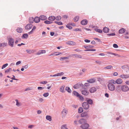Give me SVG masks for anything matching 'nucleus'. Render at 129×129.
<instances>
[{
	"label": "nucleus",
	"instance_id": "a878e982",
	"mask_svg": "<svg viewBox=\"0 0 129 129\" xmlns=\"http://www.w3.org/2000/svg\"><path fill=\"white\" fill-rule=\"evenodd\" d=\"M73 56H74L75 57H76L78 58H81L82 56L80 55H78L76 54H74L72 55Z\"/></svg>",
	"mask_w": 129,
	"mask_h": 129
},
{
	"label": "nucleus",
	"instance_id": "4c0bfd02",
	"mask_svg": "<svg viewBox=\"0 0 129 129\" xmlns=\"http://www.w3.org/2000/svg\"><path fill=\"white\" fill-rule=\"evenodd\" d=\"M44 23L47 24H50L53 23L52 21H49L48 20H46L44 22Z\"/></svg>",
	"mask_w": 129,
	"mask_h": 129
},
{
	"label": "nucleus",
	"instance_id": "c85d7f7f",
	"mask_svg": "<svg viewBox=\"0 0 129 129\" xmlns=\"http://www.w3.org/2000/svg\"><path fill=\"white\" fill-rule=\"evenodd\" d=\"M46 119L49 120V121H51L52 120V118L51 116L49 115H47L46 116Z\"/></svg>",
	"mask_w": 129,
	"mask_h": 129
},
{
	"label": "nucleus",
	"instance_id": "423d86ee",
	"mask_svg": "<svg viewBox=\"0 0 129 129\" xmlns=\"http://www.w3.org/2000/svg\"><path fill=\"white\" fill-rule=\"evenodd\" d=\"M81 116L82 117H86V118H88L89 117V116L87 112H84L81 114Z\"/></svg>",
	"mask_w": 129,
	"mask_h": 129
},
{
	"label": "nucleus",
	"instance_id": "3c124183",
	"mask_svg": "<svg viewBox=\"0 0 129 129\" xmlns=\"http://www.w3.org/2000/svg\"><path fill=\"white\" fill-rule=\"evenodd\" d=\"M49 94V93L48 92H46L44 93L43 94V96L45 97H47L48 96Z\"/></svg>",
	"mask_w": 129,
	"mask_h": 129
},
{
	"label": "nucleus",
	"instance_id": "13d9d810",
	"mask_svg": "<svg viewBox=\"0 0 129 129\" xmlns=\"http://www.w3.org/2000/svg\"><path fill=\"white\" fill-rule=\"evenodd\" d=\"M113 47L114 48H117L118 47V45L116 44H114L113 45Z\"/></svg>",
	"mask_w": 129,
	"mask_h": 129
},
{
	"label": "nucleus",
	"instance_id": "79ce46f5",
	"mask_svg": "<svg viewBox=\"0 0 129 129\" xmlns=\"http://www.w3.org/2000/svg\"><path fill=\"white\" fill-rule=\"evenodd\" d=\"M74 43V42L72 41H68L66 42V43L70 45H72Z\"/></svg>",
	"mask_w": 129,
	"mask_h": 129
},
{
	"label": "nucleus",
	"instance_id": "de8ad7c7",
	"mask_svg": "<svg viewBox=\"0 0 129 129\" xmlns=\"http://www.w3.org/2000/svg\"><path fill=\"white\" fill-rule=\"evenodd\" d=\"M96 50L95 49H86L84 50V51H95Z\"/></svg>",
	"mask_w": 129,
	"mask_h": 129
},
{
	"label": "nucleus",
	"instance_id": "412c9836",
	"mask_svg": "<svg viewBox=\"0 0 129 129\" xmlns=\"http://www.w3.org/2000/svg\"><path fill=\"white\" fill-rule=\"evenodd\" d=\"M28 35L27 34H24L21 36V38L23 39H26L28 38Z\"/></svg>",
	"mask_w": 129,
	"mask_h": 129
},
{
	"label": "nucleus",
	"instance_id": "9b49d317",
	"mask_svg": "<svg viewBox=\"0 0 129 129\" xmlns=\"http://www.w3.org/2000/svg\"><path fill=\"white\" fill-rule=\"evenodd\" d=\"M120 77L123 78H127L129 77V75L128 74H123L120 75Z\"/></svg>",
	"mask_w": 129,
	"mask_h": 129
},
{
	"label": "nucleus",
	"instance_id": "37998d69",
	"mask_svg": "<svg viewBox=\"0 0 129 129\" xmlns=\"http://www.w3.org/2000/svg\"><path fill=\"white\" fill-rule=\"evenodd\" d=\"M66 27L69 29H71L72 28V27L70 26V24L67 25Z\"/></svg>",
	"mask_w": 129,
	"mask_h": 129
},
{
	"label": "nucleus",
	"instance_id": "b1692460",
	"mask_svg": "<svg viewBox=\"0 0 129 129\" xmlns=\"http://www.w3.org/2000/svg\"><path fill=\"white\" fill-rule=\"evenodd\" d=\"M16 30L18 33H21L22 32L23 29L22 28L19 27L16 29Z\"/></svg>",
	"mask_w": 129,
	"mask_h": 129
},
{
	"label": "nucleus",
	"instance_id": "49530a36",
	"mask_svg": "<svg viewBox=\"0 0 129 129\" xmlns=\"http://www.w3.org/2000/svg\"><path fill=\"white\" fill-rule=\"evenodd\" d=\"M11 70V68H9L8 69H7L5 71V73H8L9 71Z\"/></svg>",
	"mask_w": 129,
	"mask_h": 129
},
{
	"label": "nucleus",
	"instance_id": "c9c22d12",
	"mask_svg": "<svg viewBox=\"0 0 129 129\" xmlns=\"http://www.w3.org/2000/svg\"><path fill=\"white\" fill-rule=\"evenodd\" d=\"M69 57L68 56L61 57L60 58V60H63L64 59H68Z\"/></svg>",
	"mask_w": 129,
	"mask_h": 129
},
{
	"label": "nucleus",
	"instance_id": "338daca9",
	"mask_svg": "<svg viewBox=\"0 0 129 129\" xmlns=\"http://www.w3.org/2000/svg\"><path fill=\"white\" fill-rule=\"evenodd\" d=\"M121 86L120 85H118V86H117L116 88V90H119L120 89H121Z\"/></svg>",
	"mask_w": 129,
	"mask_h": 129
},
{
	"label": "nucleus",
	"instance_id": "7c9ffc66",
	"mask_svg": "<svg viewBox=\"0 0 129 129\" xmlns=\"http://www.w3.org/2000/svg\"><path fill=\"white\" fill-rule=\"evenodd\" d=\"M64 85H62L60 88V91L62 93L64 92Z\"/></svg>",
	"mask_w": 129,
	"mask_h": 129
},
{
	"label": "nucleus",
	"instance_id": "4be33fe9",
	"mask_svg": "<svg viewBox=\"0 0 129 129\" xmlns=\"http://www.w3.org/2000/svg\"><path fill=\"white\" fill-rule=\"evenodd\" d=\"M95 81V79H92L89 80H88L87 81L88 83H92L94 82Z\"/></svg>",
	"mask_w": 129,
	"mask_h": 129
},
{
	"label": "nucleus",
	"instance_id": "cd10ccee",
	"mask_svg": "<svg viewBox=\"0 0 129 129\" xmlns=\"http://www.w3.org/2000/svg\"><path fill=\"white\" fill-rule=\"evenodd\" d=\"M26 52L28 53L31 54L32 53H33L34 51L33 50H30L27 49L26 50Z\"/></svg>",
	"mask_w": 129,
	"mask_h": 129
},
{
	"label": "nucleus",
	"instance_id": "0eeeda50",
	"mask_svg": "<svg viewBox=\"0 0 129 129\" xmlns=\"http://www.w3.org/2000/svg\"><path fill=\"white\" fill-rule=\"evenodd\" d=\"M87 122L86 120L85 119L83 118H82L80 119L79 121V123L80 124H83L86 123H87Z\"/></svg>",
	"mask_w": 129,
	"mask_h": 129
},
{
	"label": "nucleus",
	"instance_id": "5fc2aeb1",
	"mask_svg": "<svg viewBox=\"0 0 129 129\" xmlns=\"http://www.w3.org/2000/svg\"><path fill=\"white\" fill-rule=\"evenodd\" d=\"M64 73L63 72H61L57 74L58 76L63 75Z\"/></svg>",
	"mask_w": 129,
	"mask_h": 129
},
{
	"label": "nucleus",
	"instance_id": "774afa93",
	"mask_svg": "<svg viewBox=\"0 0 129 129\" xmlns=\"http://www.w3.org/2000/svg\"><path fill=\"white\" fill-rule=\"evenodd\" d=\"M84 41L86 43H89L90 42V40L88 39H85L84 40Z\"/></svg>",
	"mask_w": 129,
	"mask_h": 129
},
{
	"label": "nucleus",
	"instance_id": "2eb2a0df",
	"mask_svg": "<svg viewBox=\"0 0 129 129\" xmlns=\"http://www.w3.org/2000/svg\"><path fill=\"white\" fill-rule=\"evenodd\" d=\"M34 20L35 23H38L40 20V18L38 17H36L34 19Z\"/></svg>",
	"mask_w": 129,
	"mask_h": 129
},
{
	"label": "nucleus",
	"instance_id": "39448f33",
	"mask_svg": "<svg viewBox=\"0 0 129 129\" xmlns=\"http://www.w3.org/2000/svg\"><path fill=\"white\" fill-rule=\"evenodd\" d=\"M89 124L86 123L82 124L80 126V127H81L82 129H87L89 127Z\"/></svg>",
	"mask_w": 129,
	"mask_h": 129
},
{
	"label": "nucleus",
	"instance_id": "6e6552de",
	"mask_svg": "<svg viewBox=\"0 0 129 129\" xmlns=\"http://www.w3.org/2000/svg\"><path fill=\"white\" fill-rule=\"evenodd\" d=\"M33 25L31 24H28L25 26V28L26 30L29 29L31 28Z\"/></svg>",
	"mask_w": 129,
	"mask_h": 129
},
{
	"label": "nucleus",
	"instance_id": "a19ab883",
	"mask_svg": "<svg viewBox=\"0 0 129 129\" xmlns=\"http://www.w3.org/2000/svg\"><path fill=\"white\" fill-rule=\"evenodd\" d=\"M1 47H4L6 46L7 45V43H1Z\"/></svg>",
	"mask_w": 129,
	"mask_h": 129
},
{
	"label": "nucleus",
	"instance_id": "a211bd4d",
	"mask_svg": "<svg viewBox=\"0 0 129 129\" xmlns=\"http://www.w3.org/2000/svg\"><path fill=\"white\" fill-rule=\"evenodd\" d=\"M40 19L42 20H45L47 19V17L44 15H41L40 16Z\"/></svg>",
	"mask_w": 129,
	"mask_h": 129
},
{
	"label": "nucleus",
	"instance_id": "72a5a7b5",
	"mask_svg": "<svg viewBox=\"0 0 129 129\" xmlns=\"http://www.w3.org/2000/svg\"><path fill=\"white\" fill-rule=\"evenodd\" d=\"M83 111V108L81 107H80L78 109V113H82Z\"/></svg>",
	"mask_w": 129,
	"mask_h": 129
},
{
	"label": "nucleus",
	"instance_id": "473e14b6",
	"mask_svg": "<svg viewBox=\"0 0 129 129\" xmlns=\"http://www.w3.org/2000/svg\"><path fill=\"white\" fill-rule=\"evenodd\" d=\"M61 52H54L53 54L51 55L57 56L58 55H59V54H61Z\"/></svg>",
	"mask_w": 129,
	"mask_h": 129
},
{
	"label": "nucleus",
	"instance_id": "bb28decb",
	"mask_svg": "<svg viewBox=\"0 0 129 129\" xmlns=\"http://www.w3.org/2000/svg\"><path fill=\"white\" fill-rule=\"evenodd\" d=\"M34 19L33 17H30L29 19V23H33L34 21Z\"/></svg>",
	"mask_w": 129,
	"mask_h": 129
},
{
	"label": "nucleus",
	"instance_id": "f8f14e48",
	"mask_svg": "<svg viewBox=\"0 0 129 129\" xmlns=\"http://www.w3.org/2000/svg\"><path fill=\"white\" fill-rule=\"evenodd\" d=\"M96 91V89L94 87H92L89 90V91L91 93L94 92Z\"/></svg>",
	"mask_w": 129,
	"mask_h": 129
},
{
	"label": "nucleus",
	"instance_id": "f704fd0d",
	"mask_svg": "<svg viewBox=\"0 0 129 129\" xmlns=\"http://www.w3.org/2000/svg\"><path fill=\"white\" fill-rule=\"evenodd\" d=\"M62 113L64 114H65V115H66L67 113V111L65 109H64L63 111H62Z\"/></svg>",
	"mask_w": 129,
	"mask_h": 129
},
{
	"label": "nucleus",
	"instance_id": "ea45409f",
	"mask_svg": "<svg viewBox=\"0 0 129 129\" xmlns=\"http://www.w3.org/2000/svg\"><path fill=\"white\" fill-rule=\"evenodd\" d=\"M54 22L56 24L59 25H62L63 24L61 22H58L55 21Z\"/></svg>",
	"mask_w": 129,
	"mask_h": 129
},
{
	"label": "nucleus",
	"instance_id": "1a4fd4ad",
	"mask_svg": "<svg viewBox=\"0 0 129 129\" xmlns=\"http://www.w3.org/2000/svg\"><path fill=\"white\" fill-rule=\"evenodd\" d=\"M88 23V21L86 19H83L81 22V23L82 25H86Z\"/></svg>",
	"mask_w": 129,
	"mask_h": 129
},
{
	"label": "nucleus",
	"instance_id": "f3484780",
	"mask_svg": "<svg viewBox=\"0 0 129 129\" xmlns=\"http://www.w3.org/2000/svg\"><path fill=\"white\" fill-rule=\"evenodd\" d=\"M109 28L106 27H104L103 29V31L105 33H108L109 32Z\"/></svg>",
	"mask_w": 129,
	"mask_h": 129
},
{
	"label": "nucleus",
	"instance_id": "052dcab7",
	"mask_svg": "<svg viewBox=\"0 0 129 129\" xmlns=\"http://www.w3.org/2000/svg\"><path fill=\"white\" fill-rule=\"evenodd\" d=\"M47 82L46 81H42L40 82V83L41 84H45L47 83Z\"/></svg>",
	"mask_w": 129,
	"mask_h": 129
},
{
	"label": "nucleus",
	"instance_id": "6ab92c4d",
	"mask_svg": "<svg viewBox=\"0 0 129 129\" xmlns=\"http://www.w3.org/2000/svg\"><path fill=\"white\" fill-rule=\"evenodd\" d=\"M55 19V17L53 16H49L48 18V19L51 21H53Z\"/></svg>",
	"mask_w": 129,
	"mask_h": 129
},
{
	"label": "nucleus",
	"instance_id": "ddd939ff",
	"mask_svg": "<svg viewBox=\"0 0 129 129\" xmlns=\"http://www.w3.org/2000/svg\"><path fill=\"white\" fill-rule=\"evenodd\" d=\"M81 92L83 95L86 96L88 95L89 93L88 91L85 90H82Z\"/></svg>",
	"mask_w": 129,
	"mask_h": 129
},
{
	"label": "nucleus",
	"instance_id": "f257e3e1",
	"mask_svg": "<svg viewBox=\"0 0 129 129\" xmlns=\"http://www.w3.org/2000/svg\"><path fill=\"white\" fill-rule=\"evenodd\" d=\"M108 87L109 89L111 91H113L115 88V85L112 83H109Z\"/></svg>",
	"mask_w": 129,
	"mask_h": 129
},
{
	"label": "nucleus",
	"instance_id": "393cba45",
	"mask_svg": "<svg viewBox=\"0 0 129 129\" xmlns=\"http://www.w3.org/2000/svg\"><path fill=\"white\" fill-rule=\"evenodd\" d=\"M73 93L74 96H76L77 97H78V96H80V94L78 92L75 91H73Z\"/></svg>",
	"mask_w": 129,
	"mask_h": 129
},
{
	"label": "nucleus",
	"instance_id": "0e129e2a",
	"mask_svg": "<svg viewBox=\"0 0 129 129\" xmlns=\"http://www.w3.org/2000/svg\"><path fill=\"white\" fill-rule=\"evenodd\" d=\"M78 97L79 98V99L81 100H83V98L80 95V96H79Z\"/></svg>",
	"mask_w": 129,
	"mask_h": 129
},
{
	"label": "nucleus",
	"instance_id": "20e7f679",
	"mask_svg": "<svg viewBox=\"0 0 129 129\" xmlns=\"http://www.w3.org/2000/svg\"><path fill=\"white\" fill-rule=\"evenodd\" d=\"M8 44L11 47H13L14 41L13 39L10 38L8 42Z\"/></svg>",
	"mask_w": 129,
	"mask_h": 129
},
{
	"label": "nucleus",
	"instance_id": "5701e85b",
	"mask_svg": "<svg viewBox=\"0 0 129 129\" xmlns=\"http://www.w3.org/2000/svg\"><path fill=\"white\" fill-rule=\"evenodd\" d=\"M84 47L87 49H88V48H92L94 47V46L91 45H84Z\"/></svg>",
	"mask_w": 129,
	"mask_h": 129
},
{
	"label": "nucleus",
	"instance_id": "8fccbe9b",
	"mask_svg": "<svg viewBox=\"0 0 129 129\" xmlns=\"http://www.w3.org/2000/svg\"><path fill=\"white\" fill-rule=\"evenodd\" d=\"M15 101L16 102V105L18 106H20V103L18 102V100L17 99H16Z\"/></svg>",
	"mask_w": 129,
	"mask_h": 129
},
{
	"label": "nucleus",
	"instance_id": "c756f323",
	"mask_svg": "<svg viewBox=\"0 0 129 129\" xmlns=\"http://www.w3.org/2000/svg\"><path fill=\"white\" fill-rule=\"evenodd\" d=\"M65 89L69 93H71L72 92L71 90L69 87H66Z\"/></svg>",
	"mask_w": 129,
	"mask_h": 129
},
{
	"label": "nucleus",
	"instance_id": "680f3d73",
	"mask_svg": "<svg viewBox=\"0 0 129 129\" xmlns=\"http://www.w3.org/2000/svg\"><path fill=\"white\" fill-rule=\"evenodd\" d=\"M12 76H13V77L11 78L12 80H19L18 79H15V76L14 75H13Z\"/></svg>",
	"mask_w": 129,
	"mask_h": 129
},
{
	"label": "nucleus",
	"instance_id": "f03ea898",
	"mask_svg": "<svg viewBox=\"0 0 129 129\" xmlns=\"http://www.w3.org/2000/svg\"><path fill=\"white\" fill-rule=\"evenodd\" d=\"M82 106L83 109L85 110L87 109L89 107V104L86 102H84L82 103Z\"/></svg>",
	"mask_w": 129,
	"mask_h": 129
},
{
	"label": "nucleus",
	"instance_id": "09e8293b",
	"mask_svg": "<svg viewBox=\"0 0 129 129\" xmlns=\"http://www.w3.org/2000/svg\"><path fill=\"white\" fill-rule=\"evenodd\" d=\"M115 35V33H113L110 34H107V35L109 36H114Z\"/></svg>",
	"mask_w": 129,
	"mask_h": 129
},
{
	"label": "nucleus",
	"instance_id": "603ef678",
	"mask_svg": "<svg viewBox=\"0 0 129 129\" xmlns=\"http://www.w3.org/2000/svg\"><path fill=\"white\" fill-rule=\"evenodd\" d=\"M112 67V66H109L105 67L104 68L106 69H111Z\"/></svg>",
	"mask_w": 129,
	"mask_h": 129
},
{
	"label": "nucleus",
	"instance_id": "c03bdc74",
	"mask_svg": "<svg viewBox=\"0 0 129 129\" xmlns=\"http://www.w3.org/2000/svg\"><path fill=\"white\" fill-rule=\"evenodd\" d=\"M74 31H81V28H78L74 29H73Z\"/></svg>",
	"mask_w": 129,
	"mask_h": 129
},
{
	"label": "nucleus",
	"instance_id": "bf43d9fd",
	"mask_svg": "<svg viewBox=\"0 0 129 129\" xmlns=\"http://www.w3.org/2000/svg\"><path fill=\"white\" fill-rule=\"evenodd\" d=\"M85 86H88L90 85V84L88 82L85 83L84 84Z\"/></svg>",
	"mask_w": 129,
	"mask_h": 129
},
{
	"label": "nucleus",
	"instance_id": "9d476101",
	"mask_svg": "<svg viewBox=\"0 0 129 129\" xmlns=\"http://www.w3.org/2000/svg\"><path fill=\"white\" fill-rule=\"evenodd\" d=\"M87 101V103L88 104H90L91 105H92L93 104V100L90 99L88 98H86V99Z\"/></svg>",
	"mask_w": 129,
	"mask_h": 129
},
{
	"label": "nucleus",
	"instance_id": "4468645a",
	"mask_svg": "<svg viewBox=\"0 0 129 129\" xmlns=\"http://www.w3.org/2000/svg\"><path fill=\"white\" fill-rule=\"evenodd\" d=\"M123 82L121 78H119L116 80V83L120 84L121 83Z\"/></svg>",
	"mask_w": 129,
	"mask_h": 129
},
{
	"label": "nucleus",
	"instance_id": "aec40b11",
	"mask_svg": "<svg viewBox=\"0 0 129 129\" xmlns=\"http://www.w3.org/2000/svg\"><path fill=\"white\" fill-rule=\"evenodd\" d=\"M46 53V51L45 50H42L40 51L39 52L37 53L36 54L39 55L42 54L44 53Z\"/></svg>",
	"mask_w": 129,
	"mask_h": 129
},
{
	"label": "nucleus",
	"instance_id": "69168bd1",
	"mask_svg": "<svg viewBox=\"0 0 129 129\" xmlns=\"http://www.w3.org/2000/svg\"><path fill=\"white\" fill-rule=\"evenodd\" d=\"M44 87H38V90H42V89H44Z\"/></svg>",
	"mask_w": 129,
	"mask_h": 129
},
{
	"label": "nucleus",
	"instance_id": "7ed1b4c3",
	"mask_svg": "<svg viewBox=\"0 0 129 129\" xmlns=\"http://www.w3.org/2000/svg\"><path fill=\"white\" fill-rule=\"evenodd\" d=\"M121 89L124 91H126L129 90L128 87L126 85H123L121 87Z\"/></svg>",
	"mask_w": 129,
	"mask_h": 129
},
{
	"label": "nucleus",
	"instance_id": "e433bc0d",
	"mask_svg": "<svg viewBox=\"0 0 129 129\" xmlns=\"http://www.w3.org/2000/svg\"><path fill=\"white\" fill-rule=\"evenodd\" d=\"M79 18V16H77L75 17L74 18V20L75 21L77 22Z\"/></svg>",
	"mask_w": 129,
	"mask_h": 129
},
{
	"label": "nucleus",
	"instance_id": "864d4df0",
	"mask_svg": "<svg viewBox=\"0 0 129 129\" xmlns=\"http://www.w3.org/2000/svg\"><path fill=\"white\" fill-rule=\"evenodd\" d=\"M110 83H112V84H115L116 83V81H115L114 80H111L110 81Z\"/></svg>",
	"mask_w": 129,
	"mask_h": 129
},
{
	"label": "nucleus",
	"instance_id": "4d7b16f0",
	"mask_svg": "<svg viewBox=\"0 0 129 129\" xmlns=\"http://www.w3.org/2000/svg\"><path fill=\"white\" fill-rule=\"evenodd\" d=\"M66 125H62L61 127V129H64V128H66Z\"/></svg>",
	"mask_w": 129,
	"mask_h": 129
},
{
	"label": "nucleus",
	"instance_id": "58836bf2",
	"mask_svg": "<svg viewBox=\"0 0 129 129\" xmlns=\"http://www.w3.org/2000/svg\"><path fill=\"white\" fill-rule=\"evenodd\" d=\"M61 19V17L60 16H57L55 18V19L57 21H59Z\"/></svg>",
	"mask_w": 129,
	"mask_h": 129
},
{
	"label": "nucleus",
	"instance_id": "e2e57ef3",
	"mask_svg": "<svg viewBox=\"0 0 129 129\" xmlns=\"http://www.w3.org/2000/svg\"><path fill=\"white\" fill-rule=\"evenodd\" d=\"M28 67V64L26 65L25 66H23L22 67V68H23L25 69H27Z\"/></svg>",
	"mask_w": 129,
	"mask_h": 129
},
{
	"label": "nucleus",
	"instance_id": "a18cd8bd",
	"mask_svg": "<svg viewBox=\"0 0 129 129\" xmlns=\"http://www.w3.org/2000/svg\"><path fill=\"white\" fill-rule=\"evenodd\" d=\"M8 65V64L7 63H6L5 64H4L2 66V69H3L4 68H5Z\"/></svg>",
	"mask_w": 129,
	"mask_h": 129
},
{
	"label": "nucleus",
	"instance_id": "2f4dec72",
	"mask_svg": "<svg viewBox=\"0 0 129 129\" xmlns=\"http://www.w3.org/2000/svg\"><path fill=\"white\" fill-rule=\"evenodd\" d=\"M94 30L96 32H98L99 33H102V30L101 29H98L97 28H95L94 29Z\"/></svg>",
	"mask_w": 129,
	"mask_h": 129
},
{
	"label": "nucleus",
	"instance_id": "dca6fc26",
	"mask_svg": "<svg viewBox=\"0 0 129 129\" xmlns=\"http://www.w3.org/2000/svg\"><path fill=\"white\" fill-rule=\"evenodd\" d=\"M125 29L124 28H122L119 30L118 33L120 34H122L125 32Z\"/></svg>",
	"mask_w": 129,
	"mask_h": 129
},
{
	"label": "nucleus",
	"instance_id": "6e6d98bb",
	"mask_svg": "<svg viewBox=\"0 0 129 129\" xmlns=\"http://www.w3.org/2000/svg\"><path fill=\"white\" fill-rule=\"evenodd\" d=\"M78 84H76L73 86V88L75 89H77L78 87Z\"/></svg>",
	"mask_w": 129,
	"mask_h": 129
}]
</instances>
